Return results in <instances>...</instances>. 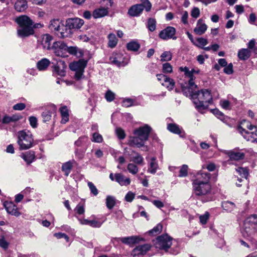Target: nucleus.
I'll list each match as a JSON object with an SVG mask.
<instances>
[{
	"mask_svg": "<svg viewBox=\"0 0 257 257\" xmlns=\"http://www.w3.org/2000/svg\"><path fill=\"white\" fill-rule=\"evenodd\" d=\"M15 21L19 26L17 33L20 37H26L34 34V31L32 27L33 22L27 16L22 15L17 17Z\"/></svg>",
	"mask_w": 257,
	"mask_h": 257,
	"instance_id": "1",
	"label": "nucleus"
},
{
	"mask_svg": "<svg viewBox=\"0 0 257 257\" xmlns=\"http://www.w3.org/2000/svg\"><path fill=\"white\" fill-rule=\"evenodd\" d=\"M53 37L46 34L41 36L38 39V47L40 48H76L67 47L62 41L52 42Z\"/></svg>",
	"mask_w": 257,
	"mask_h": 257,
	"instance_id": "2",
	"label": "nucleus"
},
{
	"mask_svg": "<svg viewBox=\"0 0 257 257\" xmlns=\"http://www.w3.org/2000/svg\"><path fill=\"white\" fill-rule=\"evenodd\" d=\"M195 96L198 101L195 102L196 107L200 111L206 109L209 104L212 102V96L208 89L201 90L196 93Z\"/></svg>",
	"mask_w": 257,
	"mask_h": 257,
	"instance_id": "3",
	"label": "nucleus"
},
{
	"mask_svg": "<svg viewBox=\"0 0 257 257\" xmlns=\"http://www.w3.org/2000/svg\"><path fill=\"white\" fill-rule=\"evenodd\" d=\"M17 143L20 150H28L33 146L34 139L32 133L28 130H23L18 132Z\"/></svg>",
	"mask_w": 257,
	"mask_h": 257,
	"instance_id": "4",
	"label": "nucleus"
},
{
	"mask_svg": "<svg viewBox=\"0 0 257 257\" xmlns=\"http://www.w3.org/2000/svg\"><path fill=\"white\" fill-rule=\"evenodd\" d=\"M246 127L249 131H246L241 126L237 128L238 132L247 141L252 143H257V130L256 126L252 124H247Z\"/></svg>",
	"mask_w": 257,
	"mask_h": 257,
	"instance_id": "5",
	"label": "nucleus"
},
{
	"mask_svg": "<svg viewBox=\"0 0 257 257\" xmlns=\"http://www.w3.org/2000/svg\"><path fill=\"white\" fill-rule=\"evenodd\" d=\"M193 188L194 193L197 196H205L207 198L206 201L211 200L210 195L211 187L210 183H195L193 184Z\"/></svg>",
	"mask_w": 257,
	"mask_h": 257,
	"instance_id": "6",
	"label": "nucleus"
},
{
	"mask_svg": "<svg viewBox=\"0 0 257 257\" xmlns=\"http://www.w3.org/2000/svg\"><path fill=\"white\" fill-rule=\"evenodd\" d=\"M154 244L156 248L167 252L172 244V238L166 234L160 235L154 240Z\"/></svg>",
	"mask_w": 257,
	"mask_h": 257,
	"instance_id": "7",
	"label": "nucleus"
},
{
	"mask_svg": "<svg viewBox=\"0 0 257 257\" xmlns=\"http://www.w3.org/2000/svg\"><path fill=\"white\" fill-rule=\"evenodd\" d=\"M87 61H84L83 59H80L77 61L73 62L70 64L69 68L73 71L75 72V78L78 80L83 76L84 69L87 66Z\"/></svg>",
	"mask_w": 257,
	"mask_h": 257,
	"instance_id": "8",
	"label": "nucleus"
},
{
	"mask_svg": "<svg viewBox=\"0 0 257 257\" xmlns=\"http://www.w3.org/2000/svg\"><path fill=\"white\" fill-rule=\"evenodd\" d=\"M123 50L116 51L110 57L111 62L118 66L126 63L128 58L124 56Z\"/></svg>",
	"mask_w": 257,
	"mask_h": 257,
	"instance_id": "9",
	"label": "nucleus"
},
{
	"mask_svg": "<svg viewBox=\"0 0 257 257\" xmlns=\"http://www.w3.org/2000/svg\"><path fill=\"white\" fill-rule=\"evenodd\" d=\"M124 154L128 156H131L133 154L134 156L131 158L130 161H132L137 165L143 164V157L138 153L134 151V150L128 148H125L124 149Z\"/></svg>",
	"mask_w": 257,
	"mask_h": 257,
	"instance_id": "10",
	"label": "nucleus"
},
{
	"mask_svg": "<svg viewBox=\"0 0 257 257\" xmlns=\"http://www.w3.org/2000/svg\"><path fill=\"white\" fill-rule=\"evenodd\" d=\"M197 85L192 80H189L188 83L182 86V89L183 94L186 96H195L196 93H195Z\"/></svg>",
	"mask_w": 257,
	"mask_h": 257,
	"instance_id": "11",
	"label": "nucleus"
},
{
	"mask_svg": "<svg viewBox=\"0 0 257 257\" xmlns=\"http://www.w3.org/2000/svg\"><path fill=\"white\" fill-rule=\"evenodd\" d=\"M175 34L176 29L175 28L169 26L162 30L159 33V36L161 39L165 40L170 39H176Z\"/></svg>",
	"mask_w": 257,
	"mask_h": 257,
	"instance_id": "12",
	"label": "nucleus"
},
{
	"mask_svg": "<svg viewBox=\"0 0 257 257\" xmlns=\"http://www.w3.org/2000/svg\"><path fill=\"white\" fill-rule=\"evenodd\" d=\"M151 130L152 128L150 126L146 124L136 130L134 134L136 136H138L146 142L148 139Z\"/></svg>",
	"mask_w": 257,
	"mask_h": 257,
	"instance_id": "13",
	"label": "nucleus"
},
{
	"mask_svg": "<svg viewBox=\"0 0 257 257\" xmlns=\"http://www.w3.org/2000/svg\"><path fill=\"white\" fill-rule=\"evenodd\" d=\"M157 77L162 85L168 88V90H171L173 89L175 85L173 79L162 74H157Z\"/></svg>",
	"mask_w": 257,
	"mask_h": 257,
	"instance_id": "14",
	"label": "nucleus"
},
{
	"mask_svg": "<svg viewBox=\"0 0 257 257\" xmlns=\"http://www.w3.org/2000/svg\"><path fill=\"white\" fill-rule=\"evenodd\" d=\"M151 248V245L149 244L138 245L132 250L131 255L133 257L144 255L150 250Z\"/></svg>",
	"mask_w": 257,
	"mask_h": 257,
	"instance_id": "15",
	"label": "nucleus"
},
{
	"mask_svg": "<svg viewBox=\"0 0 257 257\" xmlns=\"http://www.w3.org/2000/svg\"><path fill=\"white\" fill-rule=\"evenodd\" d=\"M66 24L72 31L73 29H80L84 24V21L78 18H69L66 20Z\"/></svg>",
	"mask_w": 257,
	"mask_h": 257,
	"instance_id": "16",
	"label": "nucleus"
},
{
	"mask_svg": "<svg viewBox=\"0 0 257 257\" xmlns=\"http://www.w3.org/2000/svg\"><path fill=\"white\" fill-rule=\"evenodd\" d=\"M71 54L75 55L78 58H82L84 61H88L91 58V55L86 49H69Z\"/></svg>",
	"mask_w": 257,
	"mask_h": 257,
	"instance_id": "17",
	"label": "nucleus"
},
{
	"mask_svg": "<svg viewBox=\"0 0 257 257\" xmlns=\"http://www.w3.org/2000/svg\"><path fill=\"white\" fill-rule=\"evenodd\" d=\"M210 174L207 172L200 171L195 176V179L193 184L195 183H209Z\"/></svg>",
	"mask_w": 257,
	"mask_h": 257,
	"instance_id": "18",
	"label": "nucleus"
},
{
	"mask_svg": "<svg viewBox=\"0 0 257 257\" xmlns=\"http://www.w3.org/2000/svg\"><path fill=\"white\" fill-rule=\"evenodd\" d=\"M255 226H251L250 224L244 222L241 233L245 238L250 237L252 235L255 236Z\"/></svg>",
	"mask_w": 257,
	"mask_h": 257,
	"instance_id": "19",
	"label": "nucleus"
},
{
	"mask_svg": "<svg viewBox=\"0 0 257 257\" xmlns=\"http://www.w3.org/2000/svg\"><path fill=\"white\" fill-rule=\"evenodd\" d=\"M4 205L8 213L17 217L20 215L21 213L18 211L17 206L13 202L6 201L4 203Z\"/></svg>",
	"mask_w": 257,
	"mask_h": 257,
	"instance_id": "20",
	"label": "nucleus"
},
{
	"mask_svg": "<svg viewBox=\"0 0 257 257\" xmlns=\"http://www.w3.org/2000/svg\"><path fill=\"white\" fill-rule=\"evenodd\" d=\"M145 142V141L143 140L141 138L138 136H136L135 137H130L127 144L131 147L141 148L144 147Z\"/></svg>",
	"mask_w": 257,
	"mask_h": 257,
	"instance_id": "21",
	"label": "nucleus"
},
{
	"mask_svg": "<svg viewBox=\"0 0 257 257\" xmlns=\"http://www.w3.org/2000/svg\"><path fill=\"white\" fill-rule=\"evenodd\" d=\"M144 10V7L141 4H137L131 7L128 11L129 15L132 17H138Z\"/></svg>",
	"mask_w": 257,
	"mask_h": 257,
	"instance_id": "22",
	"label": "nucleus"
},
{
	"mask_svg": "<svg viewBox=\"0 0 257 257\" xmlns=\"http://www.w3.org/2000/svg\"><path fill=\"white\" fill-rule=\"evenodd\" d=\"M62 22L58 19H54L50 21L48 28L55 34H57L59 29L62 27Z\"/></svg>",
	"mask_w": 257,
	"mask_h": 257,
	"instance_id": "23",
	"label": "nucleus"
},
{
	"mask_svg": "<svg viewBox=\"0 0 257 257\" xmlns=\"http://www.w3.org/2000/svg\"><path fill=\"white\" fill-rule=\"evenodd\" d=\"M122 243L132 246L133 244L143 240V238L137 236H131L118 238Z\"/></svg>",
	"mask_w": 257,
	"mask_h": 257,
	"instance_id": "24",
	"label": "nucleus"
},
{
	"mask_svg": "<svg viewBox=\"0 0 257 257\" xmlns=\"http://www.w3.org/2000/svg\"><path fill=\"white\" fill-rule=\"evenodd\" d=\"M207 29V25L205 24L204 21L200 19L198 20L196 26L194 29V32L197 35H202L205 32Z\"/></svg>",
	"mask_w": 257,
	"mask_h": 257,
	"instance_id": "25",
	"label": "nucleus"
},
{
	"mask_svg": "<svg viewBox=\"0 0 257 257\" xmlns=\"http://www.w3.org/2000/svg\"><path fill=\"white\" fill-rule=\"evenodd\" d=\"M72 34V31L67 27L66 24L65 23V25H64L63 23L62 27L60 28L56 35L59 37L65 38L70 36Z\"/></svg>",
	"mask_w": 257,
	"mask_h": 257,
	"instance_id": "26",
	"label": "nucleus"
},
{
	"mask_svg": "<svg viewBox=\"0 0 257 257\" xmlns=\"http://www.w3.org/2000/svg\"><path fill=\"white\" fill-rule=\"evenodd\" d=\"M230 160L238 161L242 160L244 157V154L242 152L233 151H228L226 152Z\"/></svg>",
	"mask_w": 257,
	"mask_h": 257,
	"instance_id": "27",
	"label": "nucleus"
},
{
	"mask_svg": "<svg viewBox=\"0 0 257 257\" xmlns=\"http://www.w3.org/2000/svg\"><path fill=\"white\" fill-rule=\"evenodd\" d=\"M115 180L121 186H127L131 183V180L129 178L125 177L121 173L114 174Z\"/></svg>",
	"mask_w": 257,
	"mask_h": 257,
	"instance_id": "28",
	"label": "nucleus"
},
{
	"mask_svg": "<svg viewBox=\"0 0 257 257\" xmlns=\"http://www.w3.org/2000/svg\"><path fill=\"white\" fill-rule=\"evenodd\" d=\"M61 113V123L65 124L69 121V111L66 106H63L59 108Z\"/></svg>",
	"mask_w": 257,
	"mask_h": 257,
	"instance_id": "29",
	"label": "nucleus"
},
{
	"mask_svg": "<svg viewBox=\"0 0 257 257\" xmlns=\"http://www.w3.org/2000/svg\"><path fill=\"white\" fill-rule=\"evenodd\" d=\"M108 11L107 9L101 7L96 9L93 12L92 16L94 19H98L108 15Z\"/></svg>",
	"mask_w": 257,
	"mask_h": 257,
	"instance_id": "30",
	"label": "nucleus"
},
{
	"mask_svg": "<svg viewBox=\"0 0 257 257\" xmlns=\"http://www.w3.org/2000/svg\"><path fill=\"white\" fill-rule=\"evenodd\" d=\"M21 157L28 164L32 163L35 158V153L33 151H29L21 155Z\"/></svg>",
	"mask_w": 257,
	"mask_h": 257,
	"instance_id": "31",
	"label": "nucleus"
},
{
	"mask_svg": "<svg viewBox=\"0 0 257 257\" xmlns=\"http://www.w3.org/2000/svg\"><path fill=\"white\" fill-rule=\"evenodd\" d=\"M55 106H53L52 110L46 109L45 111H44L42 113L43 121L44 122L49 121L51 119L52 114L55 113Z\"/></svg>",
	"mask_w": 257,
	"mask_h": 257,
	"instance_id": "32",
	"label": "nucleus"
},
{
	"mask_svg": "<svg viewBox=\"0 0 257 257\" xmlns=\"http://www.w3.org/2000/svg\"><path fill=\"white\" fill-rule=\"evenodd\" d=\"M62 67L61 68L58 65H54L53 67V73L55 75H58L60 76H64L65 75V69L66 68V66L64 62L62 63Z\"/></svg>",
	"mask_w": 257,
	"mask_h": 257,
	"instance_id": "33",
	"label": "nucleus"
},
{
	"mask_svg": "<svg viewBox=\"0 0 257 257\" xmlns=\"http://www.w3.org/2000/svg\"><path fill=\"white\" fill-rule=\"evenodd\" d=\"M50 64V62L48 59L43 58L37 62V67L39 71H44L47 69Z\"/></svg>",
	"mask_w": 257,
	"mask_h": 257,
	"instance_id": "34",
	"label": "nucleus"
},
{
	"mask_svg": "<svg viewBox=\"0 0 257 257\" xmlns=\"http://www.w3.org/2000/svg\"><path fill=\"white\" fill-rule=\"evenodd\" d=\"M28 7L26 0H18L15 5V8L18 12H23Z\"/></svg>",
	"mask_w": 257,
	"mask_h": 257,
	"instance_id": "35",
	"label": "nucleus"
},
{
	"mask_svg": "<svg viewBox=\"0 0 257 257\" xmlns=\"http://www.w3.org/2000/svg\"><path fill=\"white\" fill-rule=\"evenodd\" d=\"M158 168V164L156 159L155 157L152 158L149 163L148 171L151 174H154L156 173Z\"/></svg>",
	"mask_w": 257,
	"mask_h": 257,
	"instance_id": "36",
	"label": "nucleus"
},
{
	"mask_svg": "<svg viewBox=\"0 0 257 257\" xmlns=\"http://www.w3.org/2000/svg\"><path fill=\"white\" fill-rule=\"evenodd\" d=\"M73 161H68L64 163L62 166V171L64 172L65 175L68 176L73 167Z\"/></svg>",
	"mask_w": 257,
	"mask_h": 257,
	"instance_id": "37",
	"label": "nucleus"
},
{
	"mask_svg": "<svg viewBox=\"0 0 257 257\" xmlns=\"http://www.w3.org/2000/svg\"><path fill=\"white\" fill-rule=\"evenodd\" d=\"M250 55L249 49H240L238 52V56L241 60L247 59Z\"/></svg>",
	"mask_w": 257,
	"mask_h": 257,
	"instance_id": "38",
	"label": "nucleus"
},
{
	"mask_svg": "<svg viewBox=\"0 0 257 257\" xmlns=\"http://www.w3.org/2000/svg\"><path fill=\"white\" fill-rule=\"evenodd\" d=\"M116 204V199L114 197L108 195L106 198V206L109 209L113 208Z\"/></svg>",
	"mask_w": 257,
	"mask_h": 257,
	"instance_id": "39",
	"label": "nucleus"
},
{
	"mask_svg": "<svg viewBox=\"0 0 257 257\" xmlns=\"http://www.w3.org/2000/svg\"><path fill=\"white\" fill-rule=\"evenodd\" d=\"M167 129L171 132L176 134H180L181 133V130L177 124L173 123H168L167 125Z\"/></svg>",
	"mask_w": 257,
	"mask_h": 257,
	"instance_id": "40",
	"label": "nucleus"
},
{
	"mask_svg": "<svg viewBox=\"0 0 257 257\" xmlns=\"http://www.w3.org/2000/svg\"><path fill=\"white\" fill-rule=\"evenodd\" d=\"M222 207L224 210L230 212L234 209L235 205L232 202L225 201L222 202Z\"/></svg>",
	"mask_w": 257,
	"mask_h": 257,
	"instance_id": "41",
	"label": "nucleus"
},
{
	"mask_svg": "<svg viewBox=\"0 0 257 257\" xmlns=\"http://www.w3.org/2000/svg\"><path fill=\"white\" fill-rule=\"evenodd\" d=\"M107 38L108 39V46L111 48H113L115 47L117 43V39L115 35L113 33H110L108 35Z\"/></svg>",
	"mask_w": 257,
	"mask_h": 257,
	"instance_id": "42",
	"label": "nucleus"
},
{
	"mask_svg": "<svg viewBox=\"0 0 257 257\" xmlns=\"http://www.w3.org/2000/svg\"><path fill=\"white\" fill-rule=\"evenodd\" d=\"M54 53L56 56L61 57H67L68 54H71L69 49H55Z\"/></svg>",
	"mask_w": 257,
	"mask_h": 257,
	"instance_id": "43",
	"label": "nucleus"
},
{
	"mask_svg": "<svg viewBox=\"0 0 257 257\" xmlns=\"http://www.w3.org/2000/svg\"><path fill=\"white\" fill-rule=\"evenodd\" d=\"M135 163H129L127 166V169L129 173L133 175H136L139 171V168Z\"/></svg>",
	"mask_w": 257,
	"mask_h": 257,
	"instance_id": "44",
	"label": "nucleus"
},
{
	"mask_svg": "<svg viewBox=\"0 0 257 257\" xmlns=\"http://www.w3.org/2000/svg\"><path fill=\"white\" fill-rule=\"evenodd\" d=\"M245 222L250 224L251 226L255 227V225H257V215L253 214L249 216L246 218Z\"/></svg>",
	"mask_w": 257,
	"mask_h": 257,
	"instance_id": "45",
	"label": "nucleus"
},
{
	"mask_svg": "<svg viewBox=\"0 0 257 257\" xmlns=\"http://www.w3.org/2000/svg\"><path fill=\"white\" fill-rule=\"evenodd\" d=\"M236 171L241 177L244 178L245 179H247L248 175V172L246 168L238 167L236 169Z\"/></svg>",
	"mask_w": 257,
	"mask_h": 257,
	"instance_id": "46",
	"label": "nucleus"
},
{
	"mask_svg": "<svg viewBox=\"0 0 257 257\" xmlns=\"http://www.w3.org/2000/svg\"><path fill=\"white\" fill-rule=\"evenodd\" d=\"M156 27V21L153 18L149 19L147 23V28L151 31L153 32L155 30Z\"/></svg>",
	"mask_w": 257,
	"mask_h": 257,
	"instance_id": "47",
	"label": "nucleus"
},
{
	"mask_svg": "<svg viewBox=\"0 0 257 257\" xmlns=\"http://www.w3.org/2000/svg\"><path fill=\"white\" fill-rule=\"evenodd\" d=\"M227 64V63L225 59H219L218 60V64H216L214 66V68L217 70L219 71L220 69V67H224Z\"/></svg>",
	"mask_w": 257,
	"mask_h": 257,
	"instance_id": "48",
	"label": "nucleus"
},
{
	"mask_svg": "<svg viewBox=\"0 0 257 257\" xmlns=\"http://www.w3.org/2000/svg\"><path fill=\"white\" fill-rule=\"evenodd\" d=\"M188 167L187 165H183L180 168L178 176L179 177H186L188 175Z\"/></svg>",
	"mask_w": 257,
	"mask_h": 257,
	"instance_id": "49",
	"label": "nucleus"
},
{
	"mask_svg": "<svg viewBox=\"0 0 257 257\" xmlns=\"http://www.w3.org/2000/svg\"><path fill=\"white\" fill-rule=\"evenodd\" d=\"M194 43L197 47H201L207 45V41L205 38H199L197 39L196 41L194 42Z\"/></svg>",
	"mask_w": 257,
	"mask_h": 257,
	"instance_id": "50",
	"label": "nucleus"
},
{
	"mask_svg": "<svg viewBox=\"0 0 257 257\" xmlns=\"http://www.w3.org/2000/svg\"><path fill=\"white\" fill-rule=\"evenodd\" d=\"M162 230V225L159 223L152 230L149 231V233L152 235H156L160 233Z\"/></svg>",
	"mask_w": 257,
	"mask_h": 257,
	"instance_id": "51",
	"label": "nucleus"
},
{
	"mask_svg": "<svg viewBox=\"0 0 257 257\" xmlns=\"http://www.w3.org/2000/svg\"><path fill=\"white\" fill-rule=\"evenodd\" d=\"M92 141L95 143H100L103 141V138L101 135L97 133H94L92 135Z\"/></svg>",
	"mask_w": 257,
	"mask_h": 257,
	"instance_id": "52",
	"label": "nucleus"
},
{
	"mask_svg": "<svg viewBox=\"0 0 257 257\" xmlns=\"http://www.w3.org/2000/svg\"><path fill=\"white\" fill-rule=\"evenodd\" d=\"M102 7L105 9H107V10L111 8L113 4L112 0H102L101 1Z\"/></svg>",
	"mask_w": 257,
	"mask_h": 257,
	"instance_id": "53",
	"label": "nucleus"
},
{
	"mask_svg": "<svg viewBox=\"0 0 257 257\" xmlns=\"http://www.w3.org/2000/svg\"><path fill=\"white\" fill-rule=\"evenodd\" d=\"M223 72L227 75L232 74L233 73L232 64L231 63H230L228 65L227 64V65L224 67Z\"/></svg>",
	"mask_w": 257,
	"mask_h": 257,
	"instance_id": "54",
	"label": "nucleus"
},
{
	"mask_svg": "<svg viewBox=\"0 0 257 257\" xmlns=\"http://www.w3.org/2000/svg\"><path fill=\"white\" fill-rule=\"evenodd\" d=\"M105 97L107 101L111 102L114 100L115 94L111 91L108 90L105 93Z\"/></svg>",
	"mask_w": 257,
	"mask_h": 257,
	"instance_id": "55",
	"label": "nucleus"
},
{
	"mask_svg": "<svg viewBox=\"0 0 257 257\" xmlns=\"http://www.w3.org/2000/svg\"><path fill=\"white\" fill-rule=\"evenodd\" d=\"M161 60L168 61L171 59L172 54L169 51H166L161 55Z\"/></svg>",
	"mask_w": 257,
	"mask_h": 257,
	"instance_id": "56",
	"label": "nucleus"
},
{
	"mask_svg": "<svg viewBox=\"0 0 257 257\" xmlns=\"http://www.w3.org/2000/svg\"><path fill=\"white\" fill-rule=\"evenodd\" d=\"M209 214L208 212H206L203 215L199 216L200 222L202 224H205L209 218Z\"/></svg>",
	"mask_w": 257,
	"mask_h": 257,
	"instance_id": "57",
	"label": "nucleus"
},
{
	"mask_svg": "<svg viewBox=\"0 0 257 257\" xmlns=\"http://www.w3.org/2000/svg\"><path fill=\"white\" fill-rule=\"evenodd\" d=\"M180 70L184 72V74L185 75V76L187 77L189 80L190 79V77H192V72H190V70H189V68L187 67H181L180 68Z\"/></svg>",
	"mask_w": 257,
	"mask_h": 257,
	"instance_id": "58",
	"label": "nucleus"
},
{
	"mask_svg": "<svg viewBox=\"0 0 257 257\" xmlns=\"http://www.w3.org/2000/svg\"><path fill=\"white\" fill-rule=\"evenodd\" d=\"M115 132L117 137L120 140H122L125 138V134L124 131L121 128H116L115 130Z\"/></svg>",
	"mask_w": 257,
	"mask_h": 257,
	"instance_id": "59",
	"label": "nucleus"
},
{
	"mask_svg": "<svg viewBox=\"0 0 257 257\" xmlns=\"http://www.w3.org/2000/svg\"><path fill=\"white\" fill-rule=\"evenodd\" d=\"M163 71L164 73H171L172 72V66L169 63H165L163 65Z\"/></svg>",
	"mask_w": 257,
	"mask_h": 257,
	"instance_id": "60",
	"label": "nucleus"
},
{
	"mask_svg": "<svg viewBox=\"0 0 257 257\" xmlns=\"http://www.w3.org/2000/svg\"><path fill=\"white\" fill-rule=\"evenodd\" d=\"M135 197V194L131 191H129L125 195L124 199L126 202H131Z\"/></svg>",
	"mask_w": 257,
	"mask_h": 257,
	"instance_id": "61",
	"label": "nucleus"
},
{
	"mask_svg": "<svg viewBox=\"0 0 257 257\" xmlns=\"http://www.w3.org/2000/svg\"><path fill=\"white\" fill-rule=\"evenodd\" d=\"M88 186L91 193H92L94 196H96L98 193V191L95 185L92 182H89L88 183Z\"/></svg>",
	"mask_w": 257,
	"mask_h": 257,
	"instance_id": "62",
	"label": "nucleus"
},
{
	"mask_svg": "<svg viewBox=\"0 0 257 257\" xmlns=\"http://www.w3.org/2000/svg\"><path fill=\"white\" fill-rule=\"evenodd\" d=\"M142 5L147 12H149L152 8V5L149 0H142Z\"/></svg>",
	"mask_w": 257,
	"mask_h": 257,
	"instance_id": "63",
	"label": "nucleus"
},
{
	"mask_svg": "<svg viewBox=\"0 0 257 257\" xmlns=\"http://www.w3.org/2000/svg\"><path fill=\"white\" fill-rule=\"evenodd\" d=\"M140 45L137 41L133 40L127 44V48H140Z\"/></svg>",
	"mask_w": 257,
	"mask_h": 257,
	"instance_id": "64",
	"label": "nucleus"
}]
</instances>
